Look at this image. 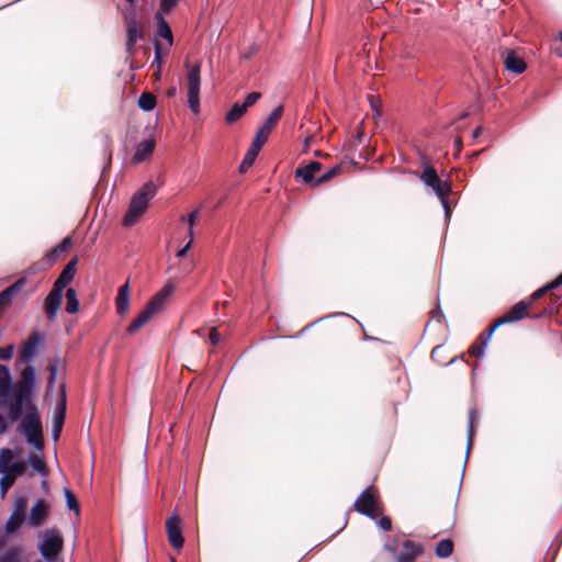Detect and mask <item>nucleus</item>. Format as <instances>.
I'll use <instances>...</instances> for the list:
<instances>
[{"mask_svg":"<svg viewBox=\"0 0 562 562\" xmlns=\"http://www.w3.org/2000/svg\"><path fill=\"white\" fill-rule=\"evenodd\" d=\"M481 134H482V127H481V126H477V127H476V128H474V131L472 132V137H473V138H477Z\"/></svg>","mask_w":562,"mask_h":562,"instance_id":"nucleus-59","label":"nucleus"},{"mask_svg":"<svg viewBox=\"0 0 562 562\" xmlns=\"http://www.w3.org/2000/svg\"><path fill=\"white\" fill-rule=\"evenodd\" d=\"M505 68L516 75L522 74L526 68V61L518 56L514 50H508L504 58Z\"/></svg>","mask_w":562,"mask_h":562,"instance_id":"nucleus-23","label":"nucleus"},{"mask_svg":"<svg viewBox=\"0 0 562 562\" xmlns=\"http://www.w3.org/2000/svg\"><path fill=\"white\" fill-rule=\"evenodd\" d=\"M378 525L383 531H390L392 529V521L387 516H382L379 519Z\"/></svg>","mask_w":562,"mask_h":562,"instance_id":"nucleus-51","label":"nucleus"},{"mask_svg":"<svg viewBox=\"0 0 562 562\" xmlns=\"http://www.w3.org/2000/svg\"><path fill=\"white\" fill-rule=\"evenodd\" d=\"M268 138L269 134L265 133L262 130L259 128L250 144V147L260 151L266 142L268 140Z\"/></svg>","mask_w":562,"mask_h":562,"instance_id":"nucleus-40","label":"nucleus"},{"mask_svg":"<svg viewBox=\"0 0 562 562\" xmlns=\"http://www.w3.org/2000/svg\"><path fill=\"white\" fill-rule=\"evenodd\" d=\"M259 153L255 148H248L238 168L240 173L246 172L252 166Z\"/></svg>","mask_w":562,"mask_h":562,"instance_id":"nucleus-34","label":"nucleus"},{"mask_svg":"<svg viewBox=\"0 0 562 562\" xmlns=\"http://www.w3.org/2000/svg\"><path fill=\"white\" fill-rule=\"evenodd\" d=\"M130 281L127 280L124 284L119 288L117 295L115 299L116 312L119 315L124 316L127 314L130 308Z\"/></svg>","mask_w":562,"mask_h":562,"instance_id":"nucleus-21","label":"nucleus"},{"mask_svg":"<svg viewBox=\"0 0 562 562\" xmlns=\"http://www.w3.org/2000/svg\"><path fill=\"white\" fill-rule=\"evenodd\" d=\"M155 149V140L154 139H145L140 142L135 150V154L132 158L133 162L138 164L147 159Z\"/></svg>","mask_w":562,"mask_h":562,"instance_id":"nucleus-24","label":"nucleus"},{"mask_svg":"<svg viewBox=\"0 0 562 562\" xmlns=\"http://www.w3.org/2000/svg\"><path fill=\"white\" fill-rule=\"evenodd\" d=\"M323 168V165L318 161H311L307 165H300L295 169V177L302 178L304 183H311L315 187V175L321 171Z\"/></svg>","mask_w":562,"mask_h":562,"instance_id":"nucleus-17","label":"nucleus"},{"mask_svg":"<svg viewBox=\"0 0 562 562\" xmlns=\"http://www.w3.org/2000/svg\"><path fill=\"white\" fill-rule=\"evenodd\" d=\"M64 290L53 285L52 291L45 299L44 308L49 321H54L63 302Z\"/></svg>","mask_w":562,"mask_h":562,"instance_id":"nucleus-13","label":"nucleus"},{"mask_svg":"<svg viewBox=\"0 0 562 562\" xmlns=\"http://www.w3.org/2000/svg\"><path fill=\"white\" fill-rule=\"evenodd\" d=\"M8 429L7 418L0 414V435L4 434Z\"/></svg>","mask_w":562,"mask_h":562,"instance_id":"nucleus-55","label":"nucleus"},{"mask_svg":"<svg viewBox=\"0 0 562 562\" xmlns=\"http://www.w3.org/2000/svg\"><path fill=\"white\" fill-rule=\"evenodd\" d=\"M175 289L176 288L172 283H167L159 292H157L138 316L130 324L126 329V334L131 336L136 335L156 314L160 313L169 296L175 292Z\"/></svg>","mask_w":562,"mask_h":562,"instance_id":"nucleus-2","label":"nucleus"},{"mask_svg":"<svg viewBox=\"0 0 562 562\" xmlns=\"http://www.w3.org/2000/svg\"><path fill=\"white\" fill-rule=\"evenodd\" d=\"M221 335L216 327H213L210 331V340L213 346H216L220 342Z\"/></svg>","mask_w":562,"mask_h":562,"instance_id":"nucleus-52","label":"nucleus"},{"mask_svg":"<svg viewBox=\"0 0 562 562\" xmlns=\"http://www.w3.org/2000/svg\"><path fill=\"white\" fill-rule=\"evenodd\" d=\"M175 94H176V88L168 89V91H167L168 97H173Z\"/></svg>","mask_w":562,"mask_h":562,"instance_id":"nucleus-61","label":"nucleus"},{"mask_svg":"<svg viewBox=\"0 0 562 562\" xmlns=\"http://www.w3.org/2000/svg\"><path fill=\"white\" fill-rule=\"evenodd\" d=\"M283 114V106L279 105L276 109L272 110V112L269 114L260 130H262L265 133L269 134L276 128L278 125V122L280 121L281 116Z\"/></svg>","mask_w":562,"mask_h":562,"instance_id":"nucleus-26","label":"nucleus"},{"mask_svg":"<svg viewBox=\"0 0 562 562\" xmlns=\"http://www.w3.org/2000/svg\"><path fill=\"white\" fill-rule=\"evenodd\" d=\"M72 246L71 236H66L56 247H54L46 256L49 265H54L60 258L66 257Z\"/></svg>","mask_w":562,"mask_h":562,"instance_id":"nucleus-22","label":"nucleus"},{"mask_svg":"<svg viewBox=\"0 0 562 562\" xmlns=\"http://www.w3.org/2000/svg\"><path fill=\"white\" fill-rule=\"evenodd\" d=\"M48 513V504L44 499H38L30 510L29 524L34 528L42 526Z\"/></svg>","mask_w":562,"mask_h":562,"instance_id":"nucleus-16","label":"nucleus"},{"mask_svg":"<svg viewBox=\"0 0 562 562\" xmlns=\"http://www.w3.org/2000/svg\"><path fill=\"white\" fill-rule=\"evenodd\" d=\"M63 364V360L59 357H55L49 360L47 370L49 372L48 381H47V389L50 390L55 386L57 374L59 371L60 366Z\"/></svg>","mask_w":562,"mask_h":562,"instance_id":"nucleus-28","label":"nucleus"},{"mask_svg":"<svg viewBox=\"0 0 562 562\" xmlns=\"http://www.w3.org/2000/svg\"><path fill=\"white\" fill-rule=\"evenodd\" d=\"M14 353V346L8 345L5 347L0 348V358L2 360H10L13 357Z\"/></svg>","mask_w":562,"mask_h":562,"instance_id":"nucleus-48","label":"nucleus"},{"mask_svg":"<svg viewBox=\"0 0 562 562\" xmlns=\"http://www.w3.org/2000/svg\"><path fill=\"white\" fill-rule=\"evenodd\" d=\"M486 345L485 344H482V341H480L477 338L476 340L472 344V346L470 347L469 349V353L473 357H476V358H480L484 355V349H485Z\"/></svg>","mask_w":562,"mask_h":562,"instance_id":"nucleus-44","label":"nucleus"},{"mask_svg":"<svg viewBox=\"0 0 562 562\" xmlns=\"http://www.w3.org/2000/svg\"><path fill=\"white\" fill-rule=\"evenodd\" d=\"M191 246V241H188V244L177 252V257L183 258L188 254Z\"/></svg>","mask_w":562,"mask_h":562,"instance_id":"nucleus-54","label":"nucleus"},{"mask_svg":"<svg viewBox=\"0 0 562 562\" xmlns=\"http://www.w3.org/2000/svg\"><path fill=\"white\" fill-rule=\"evenodd\" d=\"M24 520V514L22 513H12L9 519L5 522V532L13 533L15 532L22 525Z\"/></svg>","mask_w":562,"mask_h":562,"instance_id":"nucleus-33","label":"nucleus"},{"mask_svg":"<svg viewBox=\"0 0 562 562\" xmlns=\"http://www.w3.org/2000/svg\"><path fill=\"white\" fill-rule=\"evenodd\" d=\"M24 284L25 280L21 278L0 292V313L12 303L13 297L22 290Z\"/></svg>","mask_w":562,"mask_h":562,"instance_id":"nucleus-19","label":"nucleus"},{"mask_svg":"<svg viewBox=\"0 0 562 562\" xmlns=\"http://www.w3.org/2000/svg\"><path fill=\"white\" fill-rule=\"evenodd\" d=\"M551 290H553V288H549V283H548L546 286H543V288H541V289H539V290L535 291V292L531 294V296H530V301H529L528 303H530V304H531L533 301H536V300L540 299L541 296H543L547 292H549V291H551Z\"/></svg>","mask_w":562,"mask_h":562,"instance_id":"nucleus-50","label":"nucleus"},{"mask_svg":"<svg viewBox=\"0 0 562 562\" xmlns=\"http://www.w3.org/2000/svg\"><path fill=\"white\" fill-rule=\"evenodd\" d=\"M453 552V542L450 539H442L437 542L435 553L438 558H448Z\"/></svg>","mask_w":562,"mask_h":562,"instance_id":"nucleus-32","label":"nucleus"},{"mask_svg":"<svg viewBox=\"0 0 562 562\" xmlns=\"http://www.w3.org/2000/svg\"><path fill=\"white\" fill-rule=\"evenodd\" d=\"M67 411V397H66V385H60V398L56 406L55 415L53 418V430L52 436L54 440H57L60 436Z\"/></svg>","mask_w":562,"mask_h":562,"instance_id":"nucleus-11","label":"nucleus"},{"mask_svg":"<svg viewBox=\"0 0 562 562\" xmlns=\"http://www.w3.org/2000/svg\"><path fill=\"white\" fill-rule=\"evenodd\" d=\"M313 142V136H308L304 140V151H307L308 147L311 146V143Z\"/></svg>","mask_w":562,"mask_h":562,"instance_id":"nucleus-58","label":"nucleus"},{"mask_svg":"<svg viewBox=\"0 0 562 562\" xmlns=\"http://www.w3.org/2000/svg\"><path fill=\"white\" fill-rule=\"evenodd\" d=\"M198 214H199V209L198 210H194L193 212H191L190 214L188 215H182L180 217V220L182 222H187L189 224L190 227H193L195 225V222H196V217H198Z\"/></svg>","mask_w":562,"mask_h":562,"instance_id":"nucleus-49","label":"nucleus"},{"mask_svg":"<svg viewBox=\"0 0 562 562\" xmlns=\"http://www.w3.org/2000/svg\"><path fill=\"white\" fill-rule=\"evenodd\" d=\"M137 104L143 111L149 112L155 109L157 99L151 92L145 91L139 95Z\"/></svg>","mask_w":562,"mask_h":562,"instance_id":"nucleus-29","label":"nucleus"},{"mask_svg":"<svg viewBox=\"0 0 562 562\" xmlns=\"http://www.w3.org/2000/svg\"><path fill=\"white\" fill-rule=\"evenodd\" d=\"M502 326L501 324H497V319L493 321L487 328H485L477 337L482 344L487 345V342L491 340L494 331Z\"/></svg>","mask_w":562,"mask_h":562,"instance_id":"nucleus-39","label":"nucleus"},{"mask_svg":"<svg viewBox=\"0 0 562 562\" xmlns=\"http://www.w3.org/2000/svg\"><path fill=\"white\" fill-rule=\"evenodd\" d=\"M353 509L371 519L382 515L384 507L378 487L368 486L353 503Z\"/></svg>","mask_w":562,"mask_h":562,"instance_id":"nucleus-5","label":"nucleus"},{"mask_svg":"<svg viewBox=\"0 0 562 562\" xmlns=\"http://www.w3.org/2000/svg\"><path fill=\"white\" fill-rule=\"evenodd\" d=\"M12 459L13 454L10 449L4 448L0 450V472H4L14 463Z\"/></svg>","mask_w":562,"mask_h":562,"instance_id":"nucleus-38","label":"nucleus"},{"mask_svg":"<svg viewBox=\"0 0 562 562\" xmlns=\"http://www.w3.org/2000/svg\"><path fill=\"white\" fill-rule=\"evenodd\" d=\"M189 237H190V240L191 244L193 243V238H194V232H193V227H190L189 226Z\"/></svg>","mask_w":562,"mask_h":562,"instance_id":"nucleus-60","label":"nucleus"},{"mask_svg":"<svg viewBox=\"0 0 562 562\" xmlns=\"http://www.w3.org/2000/svg\"><path fill=\"white\" fill-rule=\"evenodd\" d=\"M36 387V371L33 366L25 367L20 379L13 386L11 393L5 397H0V407H4L8 418L11 423L18 422L30 412L32 406H36L33 397Z\"/></svg>","mask_w":562,"mask_h":562,"instance_id":"nucleus-1","label":"nucleus"},{"mask_svg":"<svg viewBox=\"0 0 562 562\" xmlns=\"http://www.w3.org/2000/svg\"><path fill=\"white\" fill-rule=\"evenodd\" d=\"M64 493H65L67 507L70 510H74L76 514H79L80 506H79V502H78V498L76 497V495L68 488H65Z\"/></svg>","mask_w":562,"mask_h":562,"instance_id":"nucleus-41","label":"nucleus"},{"mask_svg":"<svg viewBox=\"0 0 562 562\" xmlns=\"http://www.w3.org/2000/svg\"><path fill=\"white\" fill-rule=\"evenodd\" d=\"M21 550L18 547L8 548L0 557V562H20Z\"/></svg>","mask_w":562,"mask_h":562,"instance_id":"nucleus-35","label":"nucleus"},{"mask_svg":"<svg viewBox=\"0 0 562 562\" xmlns=\"http://www.w3.org/2000/svg\"><path fill=\"white\" fill-rule=\"evenodd\" d=\"M314 156H316V157H327V155L323 154V153H322V151H319V150H315V151H314Z\"/></svg>","mask_w":562,"mask_h":562,"instance_id":"nucleus-62","label":"nucleus"},{"mask_svg":"<svg viewBox=\"0 0 562 562\" xmlns=\"http://www.w3.org/2000/svg\"><path fill=\"white\" fill-rule=\"evenodd\" d=\"M529 306L530 303H528L527 301L518 302L507 313L496 318L497 324L505 325L508 323H514L526 318L528 316Z\"/></svg>","mask_w":562,"mask_h":562,"instance_id":"nucleus-15","label":"nucleus"},{"mask_svg":"<svg viewBox=\"0 0 562 562\" xmlns=\"http://www.w3.org/2000/svg\"><path fill=\"white\" fill-rule=\"evenodd\" d=\"M123 20L126 27L125 50L128 57H133L136 53L135 45L137 41L144 37V26L137 20L133 8L123 13Z\"/></svg>","mask_w":562,"mask_h":562,"instance_id":"nucleus-7","label":"nucleus"},{"mask_svg":"<svg viewBox=\"0 0 562 562\" xmlns=\"http://www.w3.org/2000/svg\"><path fill=\"white\" fill-rule=\"evenodd\" d=\"M423 552L424 548L420 543L412 540H405L401 546V550L397 554L396 561L415 562L416 559L423 554Z\"/></svg>","mask_w":562,"mask_h":562,"instance_id":"nucleus-14","label":"nucleus"},{"mask_svg":"<svg viewBox=\"0 0 562 562\" xmlns=\"http://www.w3.org/2000/svg\"><path fill=\"white\" fill-rule=\"evenodd\" d=\"M63 548V538L55 530H46L45 540L41 544V553L47 560L52 561Z\"/></svg>","mask_w":562,"mask_h":562,"instance_id":"nucleus-9","label":"nucleus"},{"mask_svg":"<svg viewBox=\"0 0 562 562\" xmlns=\"http://www.w3.org/2000/svg\"><path fill=\"white\" fill-rule=\"evenodd\" d=\"M42 341V336L38 331H34L29 339L22 345L20 349V358L24 360L32 359L36 356L38 345Z\"/></svg>","mask_w":562,"mask_h":562,"instance_id":"nucleus-20","label":"nucleus"},{"mask_svg":"<svg viewBox=\"0 0 562 562\" xmlns=\"http://www.w3.org/2000/svg\"><path fill=\"white\" fill-rule=\"evenodd\" d=\"M420 180L429 188H431L439 200L442 202L446 213L448 214L450 212L447 196L451 192V186L448 182H442L440 178L438 177L437 171L434 167L429 165H425L424 170L420 175Z\"/></svg>","mask_w":562,"mask_h":562,"instance_id":"nucleus-8","label":"nucleus"},{"mask_svg":"<svg viewBox=\"0 0 562 562\" xmlns=\"http://www.w3.org/2000/svg\"><path fill=\"white\" fill-rule=\"evenodd\" d=\"M24 507H25V501L23 498L19 499L16 502V510L14 513H22V514H24Z\"/></svg>","mask_w":562,"mask_h":562,"instance_id":"nucleus-56","label":"nucleus"},{"mask_svg":"<svg viewBox=\"0 0 562 562\" xmlns=\"http://www.w3.org/2000/svg\"><path fill=\"white\" fill-rule=\"evenodd\" d=\"M157 187L154 182H146L132 198L127 212L123 217V225L131 227L136 224L148 207L149 201L156 195Z\"/></svg>","mask_w":562,"mask_h":562,"instance_id":"nucleus-3","label":"nucleus"},{"mask_svg":"<svg viewBox=\"0 0 562 562\" xmlns=\"http://www.w3.org/2000/svg\"><path fill=\"white\" fill-rule=\"evenodd\" d=\"M156 78H160V72H158V69L155 72Z\"/></svg>","mask_w":562,"mask_h":562,"instance_id":"nucleus-63","label":"nucleus"},{"mask_svg":"<svg viewBox=\"0 0 562 562\" xmlns=\"http://www.w3.org/2000/svg\"><path fill=\"white\" fill-rule=\"evenodd\" d=\"M454 147H456L457 154H460L462 150V138L460 136H458L454 139Z\"/></svg>","mask_w":562,"mask_h":562,"instance_id":"nucleus-57","label":"nucleus"},{"mask_svg":"<svg viewBox=\"0 0 562 562\" xmlns=\"http://www.w3.org/2000/svg\"><path fill=\"white\" fill-rule=\"evenodd\" d=\"M25 464L22 461L14 462L9 469L2 473L0 480V490L2 496H4L8 490L14 484L15 479L21 476L25 472Z\"/></svg>","mask_w":562,"mask_h":562,"instance_id":"nucleus-12","label":"nucleus"},{"mask_svg":"<svg viewBox=\"0 0 562 562\" xmlns=\"http://www.w3.org/2000/svg\"><path fill=\"white\" fill-rule=\"evenodd\" d=\"M179 1L180 0H160V12H171L177 7Z\"/></svg>","mask_w":562,"mask_h":562,"instance_id":"nucleus-45","label":"nucleus"},{"mask_svg":"<svg viewBox=\"0 0 562 562\" xmlns=\"http://www.w3.org/2000/svg\"><path fill=\"white\" fill-rule=\"evenodd\" d=\"M247 109L244 104L235 103L225 115V122L227 124H234L246 113Z\"/></svg>","mask_w":562,"mask_h":562,"instance_id":"nucleus-31","label":"nucleus"},{"mask_svg":"<svg viewBox=\"0 0 562 562\" xmlns=\"http://www.w3.org/2000/svg\"><path fill=\"white\" fill-rule=\"evenodd\" d=\"M19 430L26 437L29 443L35 449L42 450L44 447L43 426L37 406H32L30 412H25L20 418Z\"/></svg>","mask_w":562,"mask_h":562,"instance_id":"nucleus-4","label":"nucleus"},{"mask_svg":"<svg viewBox=\"0 0 562 562\" xmlns=\"http://www.w3.org/2000/svg\"><path fill=\"white\" fill-rule=\"evenodd\" d=\"M340 172H341V166L340 165H337V166L330 168L327 172H325L321 177L316 178L315 187H318V186H321V184H323L325 182H328L333 178H335L338 175H340Z\"/></svg>","mask_w":562,"mask_h":562,"instance_id":"nucleus-36","label":"nucleus"},{"mask_svg":"<svg viewBox=\"0 0 562 562\" xmlns=\"http://www.w3.org/2000/svg\"><path fill=\"white\" fill-rule=\"evenodd\" d=\"M29 461L35 471L42 474L46 473V463L41 457H38L35 453H31L29 457Z\"/></svg>","mask_w":562,"mask_h":562,"instance_id":"nucleus-43","label":"nucleus"},{"mask_svg":"<svg viewBox=\"0 0 562 562\" xmlns=\"http://www.w3.org/2000/svg\"><path fill=\"white\" fill-rule=\"evenodd\" d=\"M10 368L0 364V397H5L13 390Z\"/></svg>","mask_w":562,"mask_h":562,"instance_id":"nucleus-25","label":"nucleus"},{"mask_svg":"<svg viewBox=\"0 0 562 562\" xmlns=\"http://www.w3.org/2000/svg\"><path fill=\"white\" fill-rule=\"evenodd\" d=\"M260 98H261L260 92H250L246 95L243 104H244V106H246V109H248V108L252 106Z\"/></svg>","mask_w":562,"mask_h":562,"instance_id":"nucleus-47","label":"nucleus"},{"mask_svg":"<svg viewBox=\"0 0 562 562\" xmlns=\"http://www.w3.org/2000/svg\"><path fill=\"white\" fill-rule=\"evenodd\" d=\"M187 72L188 86V104L193 114L200 112V88H201V61L190 66L189 63L184 64Z\"/></svg>","mask_w":562,"mask_h":562,"instance_id":"nucleus-6","label":"nucleus"},{"mask_svg":"<svg viewBox=\"0 0 562 562\" xmlns=\"http://www.w3.org/2000/svg\"><path fill=\"white\" fill-rule=\"evenodd\" d=\"M446 348L443 345H438L431 350V359L440 364H449L453 361V359L446 361L443 358V353Z\"/></svg>","mask_w":562,"mask_h":562,"instance_id":"nucleus-42","label":"nucleus"},{"mask_svg":"<svg viewBox=\"0 0 562 562\" xmlns=\"http://www.w3.org/2000/svg\"><path fill=\"white\" fill-rule=\"evenodd\" d=\"M155 59L154 64L157 65L158 72H161L162 59H161V45L158 41H155Z\"/></svg>","mask_w":562,"mask_h":562,"instance_id":"nucleus-46","label":"nucleus"},{"mask_svg":"<svg viewBox=\"0 0 562 562\" xmlns=\"http://www.w3.org/2000/svg\"><path fill=\"white\" fill-rule=\"evenodd\" d=\"M477 419V412L475 408L469 411L468 422V448L471 447L474 436L475 422Z\"/></svg>","mask_w":562,"mask_h":562,"instance_id":"nucleus-37","label":"nucleus"},{"mask_svg":"<svg viewBox=\"0 0 562 562\" xmlns=\"http://www.w3.org/2000/svg\"><path fill=\"white\" fill-rule=\"evenodd\" d=\"M77 263L78 257L76 256L72 259H70L68 263L64 267L63 271L55 280L54 285L60 288L61 290H65L76 276Z\"/></svg>","mask_w":562,"mask_h":562,"instance_id":"nucleus-18","label":"nucleus"},{"mask_svg":"<svg viewBox=\"0 0 562 562\" xmlns=\"http://www.w3.org/2000/svg\"><path fill=\"white\" fill-rule=\"evenodd\" d=\"M67 305L66 311L69 314H76L79 311L80 303L77 296V291L74 288H68L66 291Z\"/></svg>","mask_w":562,"mask_h":562,"instance_id":"nucleus-30","label":"nucleus"},{"mask_svg":"<svg viewBox=\"0 0 562 562\" xmlns=\"http://www.w3.org/2000/svg\"><path fill=\"white\" fill-rule=\"evenodd\" d=\"M156 20H157V34L167 40L168 41V44L169 46L172 45V32H171V29L168 24V22L164 19L161 12H157L156 13Z\"/></svg>","mask_w":562,"mask_h":562,"instance_id":"nucleus-27","label":"nucleus"},{"mask_svg":"<svg viewBox=\"0 0 562 562\" xmlns=\"http://www.w3.org/2000/svg\"><path fill=\"white\" fill-rule=\"evenodd\" d=\"M166 532L170 546L175 550H180L183 547L182 522L178 515H171L166 521Z\"/></svg>","mask_w":562,"mask_h":562,"instance_id":"nucleus-10","label":"nucleus"},{"mask_svg":"<svg viewBox=\"0 0 562 562\" xmlns=\"http://www.w3.org/2000/svg\"><path fill=\"white\" fill-rule=\"evenodd\" d=\"M467 115H468L467 113H462V114L460 115V119L462 120V119L467 117Z\"/></svg>","mask_w":562,"mask_h":562,"instance_id":"nucleus-64","label":"nucleus"},{"mask_svg":"<svg viewBox=\"0 0 562 562\" xmlns=\"http://www.w3.org/2000/svg\"><path fill=\"white\" fill-rule=\"evenodd\" d=\"M562 285V273L549 283V288L557 289Z\"/></svg>","mask_w":562,"mask_h":562,"instance_id":"nucleus-53","label":"nucleus"}]
</instances>
